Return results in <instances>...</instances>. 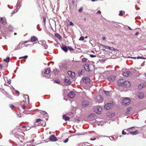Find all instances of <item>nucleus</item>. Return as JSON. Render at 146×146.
Segmentation results:
<instances>
[{
  "label": "nucleus",
  "instance_id": "1",
  "mask_svg": "<svg viewBox=\"0 0 146 146\" xmlns=\"http://www.w3.org/2000/svg\"><path fill=\"white\" fill-rule=\"evenodd\" d=\"M130 99L129 98H127L123 99L122 103L123 105L127 106L130 104Z\"/></svg>",
  "mask_w": 146,
  "mask_h": 146
},
{
  "label": "nucleus",
  "instance_id": "2",
  "mask_svg": "<svg viewBox=\"0 0 146 146\" xmlns=\"http://www.w3.org/2000/svg\"><path fill=\"white\" fill-rule=\"evenodd\" d=\"M102 111V109L101 107L98 106L94 108V111L95 112L98 114H100Z\"/></svg>",
  "mask_w": 146,
  "mask_h": 146
},
{
  "label": "nucleus",
  "instance_id": "3",
  "mask_svg": "<svg viewBox=\"0 0 146 146\" xmlns=\"http://www.w3.org/2000/svg\"><path fill=\"white\" fill-rule=\"evenodd\" d=\"M115 76L113 75H111L108 76L107 79L109 81L113 82L115 80Z\"/></svg>",
  "mask_w": 146,
  "mask_h": 146
},
{
  "label": "nucleus",
  "instance_id": "4",
  "mask_svg": "<svg viewBox=\"0 0 146 146\" xmlns=\"http://www.w3.org/2000/svg\"><path fill=\"white\" fill-rule=\"evenodd\" d=\"M90 102L88 101L85 100L82 102V107H85L88 106Z\"/></svg>",
  "mask_w": 146,
  "mask_h": 146
},
{
  "label": "nucleus",
  "instance_id": "5",
  "mask_svg": "<svg viewBox=\"0 0 146 146\" xmlns=\"http://www.w3.org/2000/svg\"><path fill=\"white\" fill-rule=\"evenodd\" d=\"M124 79H119L117 81V84L119 86H122L123 84H124V82L125 81Z\"/></svg>",
  "mask_w": 146,
  "mask_h": 146
},
{
  "label": "nucleus",
  "instance_id": "6",
  "mask_svg": "<svg viewBox=\"0 0 146 146\" xmlns=\"http://www.w3.org/2000/svg\"><path fill=\"white\" fill-rule=\"evenodd\" d=\"M2 92H3L4 94L6 95V97H8L11 99H13V97L12 96L9 95L6 91H4L3 89H2Z\"/></svg>",
  "mask_w": 146,
  "mask_h": 146
},
{
  "label": "nucleus",
  "instance_id": "7",
  "mask_svg": "<svg viewBox=\"0 0 146 146\" xmlns=\"http://www.w3.org/2000/svg\"><path fill=\"white\" fill-rule=\"evenodd\" d=\"M113 105L111 103H107L104 106V107L106 110H109L112 107Z\"/></svg>",
  "mask_w": 146,
  "mask_h": 146
},
{
  "label": "nucleus",
  "instance_id": "8",
  "mask_svg": "<svg viewBox=\"0 0 146 146\" xmlns=\"http://www.w3.org/2000/svg\"><path fill=\"white\" fill-rule=\"evenodd\" d=\"M130 85V83L128 81H125L124 82V84L122 86V87L125 88H128Z\"/></svg>",
  "mask_w": 146,
  "mask_h": 146
},
{
  "label": "nucleus",
  "instance_id": "9",
  "mask_svg": "<svg viewBox=\"0 0 146 146\" xmlns=\"http://www.w3.org/2000/svg\"><path fill=\"white\" fill-rule=\"evenodd\" d=\"M64 82L66 83V84H65L66 85H70L71 82L68 77H66L65 78Z\"/></svg>",
  "mask_w": 146,
  "mask_h": 146
},
{
  "label": "nucleus",
  "instance_id": "10",
  "mask_svg": "<svg viewBox=\"0 0 146 146\" xmlns=\"http://www.w3.org/2000/svg\"><path fill=\"white\" fill-rule=\"evenodd\" d=\"M84 82L87 84H89L90 82V80L89 78L88 77H84L83 79Z\"/></svg>",
  "mask_w": 146,
  "mask_h": 146
},
{
  "label": "nucleus",
  "instance_id": "11",
  "mask_svg": "<svg viewBox=\"0 0 146 146\" xmlns=\"http://www.w3.org/2000/svg\"><path fill=\"white\" fill-rule=\"evenodd\" d=\"M75 96V93L73 91L70 92L67 95L68 97L71 99L74 98Z\"/></svg>",
  "mask_w": 146,
  "mask_h": 146
},
{
  "label": "nucleus",
  "instance_id": "12",
  "mask_svg": "<svg viewBox=\"0 0 146 146\" xmlns=\"http://www.w3.org/2000/svg\"><path fill=\"white\" fill-rule=\"evenodd\" d=\"M50 139L52 141H57V139L54 135H51L49 137Z\"/></svg>",
  "mask_w": 146,
  "mask_h": 146
},
{
  "label": "nucleus",
  "instance_id": "13",
  "mask_svg": "<svg viewBox=\"0 0 146 146\" xmlns=\"http://www.w3.org/2000/svg\"><path fill=\"white\" fill-rule=\"evenodd\" d=\"M6 21L5 20L3 19L2 18H1L0 19V25H3V27H6L5 25H6Z\"/></svg>",
  "mask_w": 146,
  "mask_h": 146
},
{
  "label": "nucleus",
  "instance_id": "14",
  "mask_svg": "<svg viewBox=\"0 0 146 146\" xmlns=\"http://www.w3.org/2000/svg\"><path fill=\"white\" fill-rule=\"evenodd\" d=\"M137 96L140 99H142L144 98V95L143 93L141 92H138Z\"/></svg>",
  "mask_w": 146,
  "mask_h": 146
},
{
  "label": "nucleus",
  "instance_id": "15",
  "mask_svg": "<svg viewBox=\"0 0 146 146\" xmlns=\"http://www.w3.org/2000/svg\"><path fill=\"white\" fill-rule=\"evenodd\" d=\"M61 48L65 52H67L68 50V47L65 45H63Z\"/></svg>",
  "mask_w": 146,
  "mask_h": 146
},
{
  "label": "nucleus",
  "instance_id": "16",
  "mask_svg": "<svg viewBox=\"0 0 146 146\" xmlns=\"http://www.w3.org/2000/svg\"><path fill=\"white\" fill-rule=\"evenodd\" d=\"M84 67L85 70L88 72L90 71V69L89 67V65L88 64H85L84 65Z\"/></svg>",
  "mask_w": 146,
  "mask_h": 146
},
{
  "label": "nucleus",
  "instance_id": "17",
  "mask_svg": "<svg viewBox=\"0 0 146 146\" xmlns=\"http://www.w3.org/2000/svg\"><path fill=\"white\" fill-rule=\"evenodd\" d=\"M131 75V73L130 71H127L123 72V75L125 76H129Z\"/></svg>",
  "mask_w": 146,
  "mask_h": 146
},
{
  "label": "nucleus",
  "instance_id": "18",
  "mask_svg": "<svg viewBox=\"0 0 146 146\" xmlns=\"http://www.w3.org/2000/svg\"><path fill=\"white\" fill-rule=\"evenodd\" d=\"M105 48L108 49L110 50H115V49L113 47H110L108 46H106L103 45H101Z\"/></svg>",
  "mask_w": 146,
  "mask_h": 146
},
{
  "label": "nucleus",
  "instance_id": "19",
  "mask_svg": "<svg viewBox=\"0 0 146 146\" xmlns=\"http://www.w3.org/2000/svg\"><path fill=\"white\" fill-rule=\"evenodd\" d=\"M139 133V131H138L136 130H135V131H133V132H130L129 133H127V135H129V134H131L133 135H135L136 134H137Z\"/></svg>",
  "mask_w": 146,
  "mask_h": 146
},
{
  "label": "nucleus",
  "instance_id": "20",
  "mask_svg": "<svg viewBox=\"0 0 146 146\" xmlns=\"http://www.w3.org/2000/svg\"><path fill=\"white\" fill-rule=\"evenodd\" d=\"M68 73L69 76L71 77H73L75 76V74L74 72H72L71 71H68Z\"/></svg>",
  "mask_w": 146,
  "mask_h": 146
},
{
  "label": "nucleus",
  "instance_id": "21",
  "mask_svg": "<svg viewBox=\"0 0 146 146\" xmlns=\"http://www.w3.org/2000/svg\"><path fill=\"white\" fill-rule=\"evenodd\" d=\"M85 71V70L81 69L80 70L78 71V73L79 76H80L82 74L84 73Z\"/></svg>",
  "mask_w": 146,
  "mask_h": 146
},
{
  "label": "nucleus",
  "instance_id": "22",
  "mask_svg": "<svg viewBox=\"0 0 146 146\" xmlns=\"http://www.w3.org/2000/svg\"><path fill=\"white\" fill-rule=\"evenodd\" d=\"M38 38L35 36H33L31 38V42H35L38 40Z\"/></svg>",
  "mask_w": 146,
  "mask_h": 146
},
{
  "label": "nucleus",
  "instance_id": "23",
  "mask_svg": "<svg viewBox=\"0 0 146 146\" xmlns=\"http://www.w3.org/2000/svg\"><path fill=\"white\" fill-rule=\"evenodd\" d=\"M62 118L64 120L66 121H68L70 119V118L69 117L67 116L65 114L63 115Z\"/></svg>",
  "mask_w": 146,
  "mask_h": 146
},
{
  "label": "nucleus",
  "instance_id": "24",
  "mask_svg": "<svg viewBox=\"0 0 146 146\" xmlns=\"http://www.w3.org/2000/svg\"><path fill=\"white\" fill-rule=\"evenodd\" d=\"M54 35L59 40H61L62 38L61 36L57 33H55L54 34Z\"/></svg>",
  "mask_w": 146,
  "mask_h": 146
},
{
  "label": "nucleus",
  "instance_id": "25",
  "mask_svg": "<svg viewBox=\"0 0 146 146\" xmlns=\"http://www.w3.org/2000/svg\"><path fill=\"white\" fill-rule=\"evenodd\" d=\"M50 72V68H48L45 70V72H44V74H49Z\"/></svg>",
  "mask_w": 146,
  "mask_h": 146
},
{
  "label": "nucleus",
  "instance_id": "26",
  "mask_svg": "<svg viewBox=\"0 0 146 146\" xmlns=\"http://www.w3.org/2000/svg\"><path fill=\"white\" fill-rule=\"evenodd\" d=\"M46 42L44 40L43 41H40L38 42V43L42 45H43L44 44H46Z\"/></svg>",
  "mask_w": 146,
  "mask_h": 146
},
{
  "label": "nucleus",
  "instance_id": "27",
  "mask_svg": "<svg viewBox=\"0 0 146 146\" xmlns=\"http://www.w3.org/2000/svg\"><path fill=\"white\" fill-rule=\"evenodd\" d=\"M20 43H19V44L16 46L14 49V50H17L19 49L20 48Z\"/></svg>",
  "mask_w": 146,
  "mask_h": 146
},
{
  "label": "nucleus",
  "instance_id": "28",
  "mask_svg": "<svg viewBox=\"0 0 146 146\" xmlns=\"http://www.w3.org/2000/svg\"><path fill=\"white\" fill-rule=\"evenodd\" d=\"M8 66V65H7V66L2 65L1 64H0V68L1 69H5Z\"/></svg>",
  "mask_w": 146,
  "mask_h": 146
},
{
  "label": "nucleus",
  "instance_id": "29",
  "mask_svg": "<svg viewBox=\"0 0 146 146\" xmlns=\"http://www.w3.org/2000/svg\"><path fill=\"white\" fill-rule=\"evenodd\" d=\"M53 72L55 74H57L59 72V71L58 70L56 69H54L53 70Z\"/></svg>",
  "mask_w": 146,
  "mask_h": 146
},
{
  "label": "nucleus",
  "instance_id": "30",
  "mask_svg": "<svg viewBox=\"0 0 146 146\" xmlns=\"http://www.w3.org/2000/svg\"><path fill=\"white\" fill-rule=\"evenodd\" d=\"M15 136L17 138L19 139H20L19 137H21V135H19V134H15Z\"/></svg>",
  "mask_w": 146,
  "mask_h": 146
},
{
  "label": "nucleus",
  "instance_id": "31",
  "mask_svg": "<svg viewBox=\"0 0 146 146\" xmlns=\"http://www.w3.org/2000/svg\"><path fill=\"white\" fill-rule=\"evenodd\" d=\"M131 109V108H127V111H126V113L127 114H129L130 112V111Z\"/></svg>",
  "mask_w": 146,
  "mask_h": 146
},
{
  "label": "nucleus",
  "instance_id": "32",
  "mask_svg": "<svg viewBox=\"0 0 146 146\" xmlns=\"http://www.w3.org/2000/svg\"><path fill=\"white\" fill-rule=\"evenodd\" d=\"M10 60V57H7L5 59V61L6 62H9Z\"/></svg>",
  "mask_w": 146,
  "mask_h": 146
},
{
  "label": "nucleus",
  "instance_id": "33",
  "mask_svg": "<svg viewBox=\"0 0 146 146\" xmlns=\"http://www.w3.org/2000/svg\"><path fill=\"white\" fill-rule=\"evenodd\" d=\"M54 82L57 84H60V81L58 79H56L54 81Z\"/></svg>",
  "mask_w": 146,
  "mask_h": 146
},
{
  "label": "nucleus",
  "instance_id": "34",
  "mask_svg": "<svg viewBox=\"0 0 146 146\" xmlns=\"http://www.w3.org/2000/svg\"><path fill=\"white\" fill-rule=\"evenodd\" d=\"M41 113L43 115H44L46 114H47V112L44 111H42Z\"/></svg>",
  "mask_w": 146,
  "mask_h": 146
},
{
  "label": "nucleus",
  "instance_id": "35",
  "mask_svg": "<svg viewBox=\"0 0 146 146\" xmlns=\"http://www.w3.org/2000/svg\"><path fill=\"white\" fill-rule=\"evenodd\" d=\"M104 92L106 94V95H107V96H109L110 95L109 92L104 90Z\"/></svg>",
  "mask_w": 146,
  "mask_h": 146
},
{
  "label": "nucleus",
  "instance_id": "36",
  "mask_svg": "<svg viewBox=\"0 0 146 146\" xmlns=\"http://www.w3.org/2000/svg\"><path fill=\"white\" fill-rule=\"evenodd\" d=\"M83 7H81L79 9L78 11L79 12H82V11H83Z\"/></svg>",
  "mask_w": 146,
  "mask_h": 146
},
{
  "label": "nucleus",
  "instance_id": "37",
  "mask_svg": "<svg viewBox=\"0 0 146 146\" xmlns=\"http://www.w3.org/2000/svg\"><path fill=\"white\" fill-rule=\"evenodd\" d=\"M137 59H138L139 58L141 59H145L146 58H145L144 57H142V56H137Z\"/></svg>",
  "mask_w": 146,
  "mask_h": 146
},
{
  "label": "nucleus",
  "instance_id": "38",
  "mask_svg": "<svg viewBox=\"0 0 146 146\" xmlns=\"http://www.w3.org/2000/svg\"><path fill=\"white\" fill-rule=\"evenodd\" d=\"M84 38L83 36H82L80 37V38L79 39V40H84Z\"/></svg>",
  "mask_w": 146,
  "mask_h": 146
},
{
  "label": "nucleus",
  "instance_id": "39",
  "mask_svg": "<svg viewBox=\"0 0 146 146\" xmlns=\"http://www.w3.org/2000/svg\"><path fill=\"white\" fill-rule=\"evenodd\" d=\"M68 50L69 49L70 51H71V50L72 51L74 50V49L71 46H68Z\"/></svg>",
  "mask_w": 146,
  "mask_h": 146
},
{
  "label": "nucleus",
  "instance_id": "40",
  "mask_svg": "<svg viewBox=\"0 0 146 146\" xmlns=\"http://www.w3.org/2000/svg\"><path fill=\"white\" fill-rule=\"evenodd\" d=\"M18 9H17L16 11H15V10L14 11H13V12H12L11 13V14L12 15H11V16H12L13 15V14H14V13H16L18 11Z\"/></svg>",
  "mask_w": 146,
  "mask_h": 146
},
{
  "label": "nucleus",
  "instance_id": "41",
  "mask_svg": "<svg viewBox=\"0 0 146 146\" xmlns=\"http://www.w3.org/2000/svg\"><path fill=\"white\" fill-rule=\"evenodd\" d=\"M119 15L120 16H123V15L122 13V11H119Z\"/></svg>",
  "mask_w": 146,
  "mask_h": 146
},
{
  "label": "nucleus",
  "instance_id": "42",
  "mask_svg": "<svg viewBox=\"0 0 146 146\" xmlns=\"http://www.w3.org/2000/svg\"><path fill=\"white\" fill-rule=\"evenodd\" d=\"M84 143L85 145H86V146H90V145H89L90 144V143L87 142H85Z\"/></svg>",
  "mask_w": 146,
  "mask_h": 146
},
{
  "label": "nucleus",
  "instance_id": "43",
  "mask_svg": "<svg viewBox=\"0 0 146 146\" xmlns=\"http://www.w3.org/2000/svg\"><path fill=\"white\" fill-rule=\"evenodd\" d=\"M37 30L39 31H41V29H40V27L39 25H38L37 26Z\"/></svg>",
  "mask_w": 146,
  "mask_h": 146
},
{
  "label": "nucleus",
  "instance_id": "44",
  "mask_svg": "<svg viewBox=\"0 0 146 146\" xmlns=\"http://www.w3.org/2000/svg\"><path fill=\"white\" fill-rule=\"evenodd\" d=\"M42 120L41 119H36V123H38V122H39V121H41Z\"/></svg>",
  "mask_w": 146,
  "mask_h": 146
},
{
  "label": "nucleus",
  "instance_id": "45",
  "mask_svg": "<svg viewBox=\"0 0 146 146\" xmlns=\"http://www.w3.org/2000/svg\"><path fill=\"white\" fill-rule=\"evenodd\" d=\"M87 59L86 58H82V60L83 62H85L87 61Z\"/></svg>",
  "mask_w": 146,
  "mask_h": 146
},
{
  "label": "nucleus",
  "instance_id": "46",
  "mask_svg": "<svg viewBox=\"0 0 146 146\" xmlns=\"http://www.w3.org/2000/svg\"><path fill=\"white\" fill-rule=\"evenodd\" d=\"M68 141V138H67L64 141V143H67Z\"/></svg>",
  "mask_w": 146,
  "mask_h": 146
},
{
  "label": "nucleus",
  "instance_id": "47",
  "mask_svg": "<svg viewBox=\"0 0 146 146\" xmlns=\"http://www.w3.org/2000/svg\"><path fill=\"white\" fill-rule=\"evenodd\" d=\"M43 46H44L45 49H46L47 48L48 45L46 44H44Z\"/></svg>",
  "mask_w": 146,
  "mask_h": 146
},
{
  "label": "nucleus",
  "instance_id": "48",
  "mask_svg": "<svg viewBox=\"0 0 146 146\" xmlns=\"http://www.w3.org/2000/svg\"><path fill=\"white\" fill-rule=\"evenodd\" d=\"M122 133L123 135H125L126 134H127V133H126L125 132L124 130H123L122 131Z\"/></svg>",
  "mask_w": 146,
  "mask_h": 146
},
{
  "label": "nucleus",
  "instance_id": "49",
  "mask_svg": "<svg viewBox=\"0 0 146 146\" xmlns=\"http://www.w3.org/2000/svg\"><path fill=\"white\" fill-rule=\"evenodd\" d=\"M109 137L111 141L113 140L114 139V138L111 136H109Z\"/></svg>",
  "mask_w": 146,
  "mask_h": 146
},
{
  "label": "nucleus",
  "instance_id": "50",
  "mask_svg": "<svg viewBox=\"0 0 146 146\" xmlns=\"http://www.w3.org/2000/svg\"><path fill=\"white\" fill-rule=\"evenodd\" d=\"M90 56L91 58H93L96 57V56L92 54H90Z\"/></svg>",
  "mask_w": 146,
  "mask_h": 146
},
{
  "label": "nucleus",
  "instance_id": "51",
  "mask_svg": "<svg viewBox=\"0 0 146 146\" xmlns=\"http://www.w3.org/2000/svg\"><path fill=\"white\" fill-rule=\"evenodd\" d=\"M25 97L26 98V97H27V100H28V101H29V96L28 95H25Z\"/></svg>",
  "mask_w": 146,
  "mask_h": 146
},
{
  "label": "nucleus",
  "instance_id": "52",
  "mask_svg": "<svg viewBox=\"0 0 146 146\" xmlns=\"http://www.w3.org/2000/svg\"><path fill=\"white\" fill-rule=\"evenodd\" d=\"M10 107L11 109H13L14 107V106L12 104H10Z\"/></svg>",
  "mask_w": 146,
  "mask_h": 146
},
{
  "label": "nucleus",
  "instance_id": "53",
  "mask_svg": "<svg viewBox=\"0 0 146 146\" xmlns=\"http://www.w3.org/2000/svg\"><path fill=\"white\" fill-rule=\"evenodd\" d=\"M69 25L70 26H73L74 25V24L72 22L70 21L69 23Z\"/></svg>",
  "mask_w": 146,
  "mask_h": 146
},
{
  "label": "nucleus",
  "instance_id": "54",
  "mask_svg": "<svg viewBox=\"0 0 146 146\" xmlns=\"http://www.w3.org/2000/svg\"><path fill=\"white\" fill-rule=\"evenodd\" d=\"M96 139H97V138L95 137L94 138H91L90 139V140H91V141H94V140H96Z\"/></svg>",
  "mask_w": 146,
  "mask_h": 146
},
{
  "label": "nucleus",
  "instance_id": "55",
  "mask_svg": "<svg viewBox=\"0 0 146 146\" xmlns=\"http://www.w3.org/2000/svg\"><path fill=\"white\" fill-rule=\"evenodd\" d=\"M127 58H133V59H136V58L137 57H130V56H128L127 57Z\"/></svg>",
  "mask_w": 146,
  "mask_h": 146
},
{
  "label": "nucleus",
  "instance_id": "56",
  "mask_svg": "<svg viewBox=\"0 0 146 146\" xmlns=\"http://www.w3.org/2000/svg\"><path fill=\"white\" fill-rule=\"evenodd\" d=\"M94 115H95L94 113H92V114H90L88 116V118H89L91 116H94Z\"/></svg>",
  "mask_w": 146,
  "mask_h": 146
},
{
  "label": "nucleus",
  "instance_id": "57",
  "mask_svg": "<svg viewBox=\"0 0 146 146\" xmlns=\"http://www.w3.org/2000/svg\"><path fill=\"white\" fill-rule=\"evenodd\" d=\"M81 135V134H80V133H75L74 135H73V136H76V135Z\"/></svg>",
  "mask_w": 146,
  "mask_h": 146
},
{
  "label": "nucleus",
  "instance_id": "58",
  "mask_svg": "<svg viewBox=\"0 0 146 146\" xmlns=\"http://www.w3.org/2000/svg\"><path fill=\"white\" fill-rule=\"evenodd\" d=\"M28 57V56L27 55H25L24 56H22V58H25V59H27Z\"/></svg>",
  "mask_w": 146,
  "mask_h": 146
},
{
  "label": "nucleus",
  "instance_id": "59",
  "mask_svg": "<svg viewBox=\"0 0 146 146\" xmlns=\"http://www.w3.org/2000/svg\"><path fill=\"white\" fill-rule=\"evenodd\" d=\"M46 18L45 17H43V22L44 23H46Z\"/></svg>",
  "mask_w": 146,
  "mask_h": 146
},
{
  "label": "nucleus",
  "instance_id": "60",
  "mask_svg": "<svg viewBox=\"0 0 146 146\" xmlns=\"http://www.w3.org/2000/svg\"><path fill=\"white\" fill-rule=\"evenodd\" d=\"M101 13V11H100L98 10L97 11L96 14H100Z\"/></svg>",
  "mask_w": 146,
  "mask_h": 146
},
{
  "label": "nucleus",
  "instance_id": "61",
  "mask_svg": "<svg viewBox=\"0 0 146 146\" xmlns=\"http://www.w3.org/2000/svg\"><path fill=\"white\" fill-rule=\"evenodd\" d=\"M142 87H143L142 86H141V84H140V85H139V86L138 88L139 89H141L142 88Z\"/></svg>",
  "mask_w": 146,
  "mask_h": 146
},
{
  "label": "nucleus",
  "instance_id": "62",
  "mask_svg": "<svg viewBox=\"0 0 146 146\" xmlns=\"http://www.w3.org/2000/svg\"><path fill=\"white\" fill-rule=\"evenodd\" d=\"M29 41V40H27V41H25L24 42H23L22 44H24L26 43H27V42H28Z\"/></svg>",
  "mask_w": 146,
  "mask_h": 146
},
{
  "label": "nucleus",
  "instance_id": "63",
  "mask_svg": "<svg viewBox=\"0 0 146 146\" xmlns=\"http://www.w3.org/2000/svg\"><path fill=\"white\" fill-rule=\"evenodd\" d=\"M11 80L10 79H9V80H8V82L9 84H10L11 82Z\"/></svg>",
  "mask_w": 146,
  "mask_h": 146
},
{
  "label": "nucleus",
  "instance_id": "64",
  "mask_svg": "<svg viewBox=\"0 0 146 146\" xmlns=\"http://www.w3.org/2000/svg\"><path fill=\"white\" fill-rule=\"evenodd\" d=\"M139 33L138 32H137L135 34V35L137 36L139 35Z\"/></svg>",
  "mask_w": 146,
  "mask_h": 146
}]
</instances>
